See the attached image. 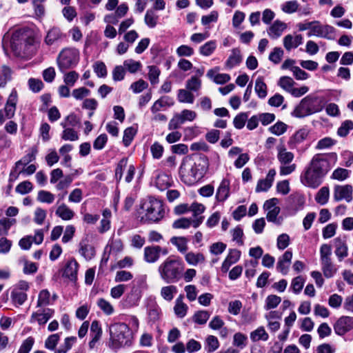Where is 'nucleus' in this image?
<instances>
[{"label": "nucleus", "mask_w": 353, "mask_h": 353, "mask_svg": "<svg viewBox=\"0 0 353 353\" xmlns=\"http://www.w3.org/2000/svg\"><path fill=\"white\" fill-rule=\"evenodd\" d=\"M209 165L208 159L205 155L197 157L191 165L190 172L194 180L200 179L208 170Z\"/></svg>", "instance_id": "nucleus-11"}, {"label": "nucleus", "mask_w": 353, "mask_h": 353, "mask_svg": "<svg viewBox=\"0 0 353 353\" xmlns=\"http://www.w3.org/2000/svg\"><path fill=\"white\" fill-rule=\"evenodd\" d=\"M292 259V252L287 250L281 256L277 262L276 269L282 274L286 275L288 273L289 268Z\"/></svg>", "instance_id": "nucleus-17"}, {"label": "nucleus", "mask_w": 353, "mask_h": 353, "mask_svg": "<svg viewBox=\"0 0 353 353\" xmlns=\"http://www.w3.org/2000/svg\"><path fill=\"white\" fill-rule=\"evenodd\" d=\"M248 114L245 112L238 114L233 120V124L236 129H241L244 127L248 120Z\"/></svg>", "instance_id": "nucleus-61"}, {"label": "nucleus", "mask_w": 353, "mask_h": 353, "mask_svg": "<svg viewBox=\"0 0 353 353\" xmlns=\"http://www.w3.org/2000/svg\"><path fill=\"white\" fill-rule=\"evenodd\" d=\"M102 335V330L100 323L97 321H92L90 327V336L92 337L89 342V347L93 349L96 343L99 341Z\"/></svg>", "instance_id": "nucleus-25"}, {"label": "nucleus", "mask_w": 353, "mask_h": 353, "mask_svg": "<svg viewBox=\"0 0 353 353\" xmlns=\"http://www.w3.org/2000/svg\"><path fill=\"white\" fill-rule=\"evenodd\" d=\"M170 177L164 173L159 174L155 179V185L161 191L168 189L171 185Z\"/></svg>", "instance_id": "nucleus-36"}, {"label": "nucleus", "mask_w": 353, "mask_h": 353, "mask_svg": "<svg viewBox=\"0 0 353 353\" xmlns=\"http://www.w3.org/2000/svg\"><path fill=\"white\" fill-rule=\"evenodd\" d=\"M230 181L223 179L216 193V199L219 202L225 201L230 196Z\"/></svg>", "instance_id": "nucleus-24"}, {"label": "nucleus", "mask_w": 353, "mask_h": 353, "mask_svg": "<svg viewBox=\"0 0 353 353\" xmlns=\"http://www.w3.org/2000/svg\"><path fill=\"white\" fill-rule=\"evenodd\" d=\"M37 152V148H32L26 155L15 163V170L19 169L20 167H26L28 163L34 161Z\"/></svg>", "instance_id": "nucleus-32"}, {"label": "nucleus", "mask_w": 353, "mask_h": 353, "mask_svg": "<svg viewBox=\"0 0 353 353\" xmlns=\"http://www.w3.org/2000/svg\"><path fill=\"white\" fill-rule=\"evenodd\" d=\"M148 314L150 321H158L161 315V308L154 300H150L148 304Z\"/></svg>", "instance_id": "nucleus-35"}, {"label": "nucleus", "mask_w": 353, "mask_h": 353, "mask_svg": "<svg viewBox=\"0 0 353 353\" xmlns=\"http://www.w3.org/2000/svg\"><path fill=\"white\" fill-rule=\"evenodd\" d=\"M37 200L41 203H52L54 200V196L48 191L40 190L38 192Z\"/></svg>", "instance_id": "nucleus-62"}, {"label": "nucleus", "mask_w": 353, "mask_h": 353, "mask_svg": "<svg viewBox=\"0 0 353 353\" xmlns=\"http://www.w3.org/2000/svg\"><path fill=\"white\" fill-rule=\"evenodd\" d=\"M269 338L268 334L266 332L263 327H259L250 334V339L253 341L262 340L264 341H268Z\"/></svg>", "instance_id": "nucleus-46"}, {"label": "nucleus", "mask_w": 353, "mask_h": 353, "mask_svg": "<svg viewBox=\"0 0 353 353\" xmlns=\"http://www.w3.org/2000/svg\"><path fill=\"white\" fill-rule=\"evenodd\" d=\"M110 347L112 349L129 347L132 345L134 334L129 326L124 323H115L110 326Z\"/></svg>", "instance_id": "nucleus-1"}, {"label": "nucleus", "mask_w": 353, "mask_h": 353, "mask_svg": "<svg viewBox=\"0 0 353 353\" xmlns=\"http://www.w3.org/2000/svg\"><path fill=\"white\" fill-rule=\"evenodd\" d=\"M303 43L301 34H287L283 38V46L286 50L290 51L292 48H296Z\"/></svg>", "instance_id": "nucleus-21"}, {"label": "nucleus", "mask_w": 353, "mask_h": 353, "mask_svg": "<svg viewBox=\"0 0 353 353\" xmlns=\"http://www.w3.org/2000/svg\"><path fill=\"white\" fill-rule=\"evenodd\" d=\"M177 293V288L175 285H170L161 288V296L166 301H171Z\"/></svg>", "instance_id": "nucleus-38"}, {"label": "nucleus", "mask_w": 353, "mask_h": 353, "mask_svg": "<svg viewBox=\"0 0 353 353\" xmlns=\"http://www.w3.org/2000/svg\"><path fill=\"white\" fill-rule=\"evenodd\" d=\"M185 87L190 91L196 92L201 87V81L198 77L193 76L186 81Z\"/></svg>", "instance_id": "nucleus-53"}, {"label": "nucleus", "mask_w": 353, "mask_h": 353, "mask_svg": "<svg viewBox=\"0 0 353 353\" xmlns=\"http://www.w3.org/2000/svg\"><path fill=\"white\" fill-rule=\"evenodd\" d=\"M255 92L257 96L261 99H264L268 94L267 85L263 81V78L259 77L255 81Z\"/></svg>", "instance_id": "nucleus-40"}, {"label": "nucleus", "mask_w": 353, "mask_h": 353, "mask_svg": "<svg viewBox=\"0 0 353 353\" xmlns=\"http://www.w3.org/2000/svg\"><path fill=\"white\" fill-rule=\"evenodd\" d=\"M79 61V51L74 48H63L57 58V65L61 72L74 68Z\"/></svg>", "instance_id": "nucleus-7"}, {"label": "nucleus", "mask_w": 353, "mask_h": 353, "mask_svg": "<svg viewBox=\"0 0 353 353\" xmlns=\"http://www.w3.org/2000/svg\"><path fill=\"white\" fill-rule=\"evenodd\" d=\"M332 248L328 244H323L320 248L321 270L326 278L332 277L336 272V268L332 262Z\"/></svg>", "instance_id": "nucleus-9"}, {"label": "nucleus", "mask_w": 353, "mask_h": 353, "mask_svg": "<svg viewBox=\"0 0 353 353\" xmlns=\"http://www.w3.org/2000/svg\"><path fill=\"white\" fill-rule=\"evenodd\" d=\"M281 301V299L280 296L274 294L269 295L267 296L265 299V304L264 308L266 310L274 309L278 306Z\"/></svg>", "instance_id": "nucleus-51"}, {"label": "nucleus", "mask_w": 353, "mask_h": 353, "mask_svg": "<svg viewBox=\"0 0 353 353\" xmlns=\"http://www.w3.org/2000/svg\"><path fill=\"white\" fill-rule=\"evenodd\" d=\"M79 74L75 71L67 72L63 76V81L65 85L72 87L79 79Z\"/></svg>", "instance_id": "nucleus-59"}, {"label": "nucleus", "mask_w": 353, "mask_h": 353, "mask_svg": "<svg viewBox=\"0 0 353 353\" xmlns=\"http://www.w3.org/2000/svg\"><path fill=\"white\" fill-rule=\"evenodd\" d=\"M185 259L186 262L193 266H196L199 263H203L205 261V258L202 253L189 252L185 254Z\"/></svg>", "instance_id": "nucleus-34"}, {"label": "nucleus", "mask_w": 353, "mask_h": 353, "mask_svg": "<svg viewBox=\"0 0 353 353\" xmlns=\"http://www.w3.org/2000/svg\"><path fill=\"white\" fill-rule=\"evenodd\" d=\"M183 266L181 260L169 256L158 268L161 278L167 283L176 282L181 277Z\"/></svg>", "instance_id": "nucleus-3"}, {"label": "nucleus", "mask_w": 353, "mask_h": 353, "mask_svg": "<svg viewBox=\"0 0 353 353\" xmlns=\"http://www.w3.org/2000/svg\"><path fill=\"white\" fill-rule=\"evenodd\" d=\"M50 292L47 290H41L38 296L37 307L46 306L50 304Z\"/></svg>", "instance_id": "nucleus-60"}, {"label": "nucleus", "mask_w": 353, "mask_h": 353, "mask_svg": "<svg viewBox=\"0 0 353 353\" xmlns=\"http://www.w3.org/2000/svg\"><path fill=\"white\" fill-rule=\"evenodd\" d=\"M173 99L168 96H163L157 100L151 107V111L156 114L164 107H170L174 105Z\"/></svg>", "instance_id": "nucleus-29"}, {"label": "nucleus", "mask_w": 353, "mask_h": 353, "mask_svg": "<svg viewBox=\"0 0 353 353\" xmlns=\"http://www.w3.org/2000/svg\"><path fill=\"white\" fill-rule=\"evenodd\" d=\"M330 196V190L327 186L322 187L317 192L315 200L321 204L325 205L327 203Z\"/></svg>", "instance_id": "nucleus-42"}, {"label": "nucleus", "mask_w": 353, "mask_h": 353, "mask_svg": "<svg viewBox=\"0 0 353 353\" xmlns=\"http://www.w3.org/2000/svg\"><path fill=\"white\" fill-rule=\"evenodd\" d=\"M65 35L62 33L58 28H52L50 29L45 38V43L48 46H51L57 42L62 41L65 39Z\"/></svg>", "instance_id": "nucleus-23"}, {"label": "nucleus", "mask_w": 353, "mask_h": 353, "mask_svg": "<svg viewBox=\"0 0 353 353\" xmlns=\"http://www.w3.org/2000/svg\"><path fill=\"white\" fill-rule=\"evenodd\" d=\"M323 178L322 176L314 172V170L308 166L305 172L301 176V181L307 187L316 188L321 185Z\"/></svg>", "instance_id": "nucleus-13"}, {"label": "nucleus", "mask_w": 353, "mask_h": 353, "mask_svg": "<svg viewBox=\"0 0 353 353\" xmlns=\"http://www.w3.org/2000/svg\"><path fill=\"white\" fill-rule=\"evenodd\" d=\"M27 294L26 292L19 290H13L11 293V299L14 304L21 305L27 300Z\"/></svg>", "instance_id": "nucleus-48"}, {"label": "nucleus", "mask_w": 353, "mask_h": 353, "mask_svg": "<svg viewBox=\"0 0 353 353\" xmlns=\"http://www.w3.org/2000/svg\"><path fill=\"white\" fill-rule=\"evenodd\" d=\"M353 328V317L341 316L334 325V332L339 336H343Z\"/></svg>", "instance_id": "nucleus-15"}, {"label": "nucleus", "mask_w": 353, "mask_h": 353, "mask_svg": "<svg viewBox=\"0 0 353 353\" xmlns=\"http://www.w3.org/2000/svg\"><path fill=\"white\" fill-rule=\"evenodd\" d=\"M148 79L152 85H155L159 83V77L160 75V70L155 65L148 66Z\"/></svg>", "instance_id": "nucleus-54"}, {"label": "nucleus", "mask_w": 353, "mask_h": 353, "mask_svg": "<svg viewBox=\"0 0 353 353\" xmlns=\"http://www.w3.org/2000/svg\"><path fill=\"white\" fill-rule=\"evenodd\" d=\"M352 192L353 188L350 185H336L334 188V199L336 201L345 200L349 203L352 200Z\"/></svg>", "instance_id": "nucleus-14"}, {"label": "nucleus", "mask_w": 353, "mask_h": 353, "mask_svg": "<svg viewBox=\"0 0 353 353\" xmlns=\"http://www.w3.org/2000/svg\"><path fill=\"white\" fill-rule=\"evenodd\" d=\"M159 17L153 10H148L144 17L145 23L150 28H154L158 22Z\"/></svg>", "instance_id": "nucleus-44"}, {"label": "nucleus", "mask_w": 353, "mask_h": 353, "mask_svg": "<svg viewBox=\"0 0 353 353\" xmlns=\"http://www.w3.org/2000/svg\"><path fill=\"white\" fill-rule=\"evenodd\" d=\"M188 310V305L183 302V296L179 295L175 300L174 306L175 315L179 318H183L186 315Z\"/></svg>", "instance_id": "nucleus-31"}, {"label": "nucleus", "mask_w": 353, "mask_h": 353, "mask_svg": "<svg viewBox=\"0 0 353 353\" xmlns=\"http://www.w3.org/2000/svg\"><path fill=\"white\" fill-rule=\"evenodd\" d=\"M337 228V224L336 223H332L327 225L325 228H323L322 234L323 237L324 239H330L334 236L336 234V230Z\"/></svg>", "instance_id": "nucleus-64"}, {"label": "nucleus", "mask_w": 353, "mask_h": 353, "mask_svg": "<svg viewBox=\"0 0 353 353\" xmlns=\"http://www.w3.org/2000/svg\"><path fill=\"white\" fill-rule=\"evenodd\" d=\"M79 264L74 259H70L64 268L63 276L68 278L70 281H74L77 278Z\"/></svg>", "instance_id": "nucleus-20"}, {"label": "nucleus", "mask_w": 353, "mask_h": 353, "mask_svg": "<svg viewBox=\"0 0 353 353\" xmlns=\"http://www.w3.org/2000/svg\"><path fill=\"white\" fill-rule=\"evenodd\" d=\"M277 159L281 164L279 174L281 176L292 173L296 168L295 163H291L294 158L292 152L287 150L284 145L277 146Z\"/></svg>", "instance_id": "nucleus-8"}, {"label": "nucleus", "mask_w": 353, "mask_h": 353, "mask_svg": "<svg viewBox=\"0 0 353 353\" xmlns=\"http://www.w3.org/2000/svg\"><path fill=\"white\" fill-rule=\"evenodd\" d=\"M64 130L62 132L61 138L65 141H74L79 139L77 132L71 128H63Z\"/></svg>", "instance_id": "nucleus-57"}, {"label": "nucleus", "mask_w": 353, "mask_h": 353, "mask_svg": "<svg viewBox=\"0 0 353 353\" xmlns=\"http://www.w3.org/2000/svg\"><path fill=\"white\" fill-rule=\"evenodd\" d=\"M34 343V339L32 336L28 337L21 345L17 353H29Z\"/></svg>", "instance_id": "nucleus-63"}, {"label": "nucleus", "mask_w": 353, "mask_h": 353, "mask_svg": "<svg viewBox=\"0 0 353 353\" xmlns=\"http://www.w3.org/2000/svg\"><path fill=\"white\" fill-rule=\"evenodd\" d=\"M287 26L285 23L276 20L274 23L268 28V34L272 39L279 38L286 29Z\"/></svg>", "instance_id": "nucleus-28"}, {"label": "nucleus", "mask_w": 353, "mask_h": 353, "mask_svg": "<svg viewBox=\"0 0 353 353\" xmlns=\"http://www.w3.org/2000/svg\"><path fill=\"white\" fill-rule=\"evenodd\" d=\"M12 79V70L6 66L3 65L0 72V88H4L7 83Z\"/></svg>", "instance_id": "nucleus-43"}, {"label": "nucleus", "mask_w": 353, "mask_h": 353, "mask_svg": "<svg viewBox=\"0 0 353 353\" xmlns=\"http://www.w3.org/2000/svg\"><path fill=\"white\" fill-rule=\"evenodd\" d=\"M205 343V350L208 352H213L219 347V342L218 339L212 335L208 336L207 337Z\"/></svg>", "instance_id": "nucleus-52"}, {"label": "nucleus", "mask_w": 353, "mask_h": 353, "mask_svg": "<svg viewBox=\"0 0 353 353\" xmlns=\"http://www.w3.org/2000/svg\"><path fill=\"white\" fill-rule=\"evenodd\" d=\"M34 38L32 36H26L15 34L11 41V47L14 54L18 57H28L32 55L34 51Z\"/></svg>", "instance_id": "nucleus-6"}, {"label": "nucleus", "mask_w": 353, "mask_h": 353, "mask_svg": "<svg viewBox=\"0 0 353 353\" xmlns=\"http://www.w3.org/2000/svg\"><path fill=\"white\" fill-rule=\"evenodd\" d=\"M123 66L130 73H135L141 69L142 65L139 61H137L133 59H127L124 61Z\"/></svg>", "instance_id": "nucleus-55"}, {"label": "nucleus", "mask_w": 353, "mask_h": 353, "mask_svg": "<svg viewBox=\"0 0 353 353\" xmlns=\"http://www.w3.org/2000/svg\"><path fill=\"white\" fill-rule=\"evenodd\" d=\"M315 24L312 27V32H308L307 36H316L325 38L329 40L334 39V28L329 25H321L317 21H314Z\"/></svg>", "instance_id": "nucleus-12"}, {"label": "nucleus", "mask_w": 353, "mask_h": 353, "mask_svg": "<svg viewBox=\"0 0 353 353\" xmlns=\"http://www.w3.org/2000/svg\"><path fill=\"white\" fill-rule=\"evenodd\" d=\"M32 189V183L29 181H24L17 185L15 191L20 194H26L30 192Z\"/></svg>", "instance_id": "nucleus-56"}, {"label": "nucleus", "mask_w": 353, "mask_h": 353, "mask_svg": "<svg viewBox=\"0 0 353 353\" xmlns=\"http://www.w3.org/2000/svg\"><path fill=\"white\" fill-rule=\"evenodd\" d=\"M216 48V43L215 41H210L199 48V52L205 57L211 55Z\"/></svg>", "instance_id": "nucleus-45"}, {"label": "nucleus", "mask_w": 353, "mask_h": 353, "mask_svg": "<svg viewBox=\"0 0 353 353\" xmlns=\"http://www.w3.org/2000/svg\"><path fill=\"white\" fill-rule=\"evenodd\" d=\"M54 313V310L50 308L39 310L32 314L30 322L34 323L37 321L39 325H43L52 317Z\"/></svg>", "instance_id": "nucleus-16"}, {"label": "nucleus", "mask_w": 353, "mask_h": 353, "mask_svg": "<svg viewBox=\"0 0 353 353\" xmlns=\"http://www.w3.org/2000/svg\"><path fill=\"white\" fill-rule=\"evenodd\" d=\"M141 208L145 212L142 220L150 222H157L163 219L165 211L161 201L150 196L141 204Z\"/></svg>", "instance_id": "nucleus-4"}, {"label": "nucleus", "mask_w": 353, "mask_h": 353, "mask_svg": "<svg viewBox=\"0 0 353 353\" xmlns=\"http://www.w3.org/2000/svg\"><path fill=\"white\" fill-rule=\"evenodd\" d=\"M337 161L336 153L316 154L312 159L309 166L314 172L324 177Z\"/></svg>", "instance_id": "nucleus-5"}, {"label": "nucleus", "mask_w": 353, "mask_h": 353, "mask_svg": "<svg viewBox=\"0 0 353 353\" xmlns=\"http://www.w3.org/2000/svg\"><path fill=\"white\" fill-rule=\"evenodd\" d=\"M335 254L339 261H342L348 254L347 245L345 240L340 237L334 239Z\"/></svg>", "instance_id": "nucleus-27"}, {"label": "nucleus", "mask_w": 353, "mask_h": 353, "mask_svg": "<svg viewBox=\"0 0 353 353\" xmlns=\"http://www.w3.org/2000/svg\"><path fill=\"white\" fill-rule=\"evenodd\" d=\"M55 213L64 221L71 220L74 215V212L64 203L57 208Z\"/></svg>", "instance_id": "nucleus-37"}, {"label": "nucleus", "mask_w": 353, "mask_h": 353, "mask_svg": "<svg viewBox=\"0 0 353 353\" xmlns=\"http://www.w3.org/2000/svg\"><path fill=\"white\" fill-rule=\"evenodd\" d=\"M210 313L206 310L196 312L192 316L193 321L199 325L205 324L210 318Z\"/></svg>", "instance_id": "nucleus-49"}, {"label": "nucleus", "mask_w": 353, "mask_h": 353, "mask_svg": "<svg viewBox=\"0 0 353 353\" xmlns=\"http://www.w3.org/2000/svg\"><path fill=\"white\" fill-rule=\"evenodd\" d=\"M161 247L159 245L148 246L144 248V259L152 263L156 262L160 257Z\"/></svg>", "instance_id": "nucleus-22"}, {"label": "nucleus", "mask_w": 353, "mask_h": 353, "mask_svg": "<svg viewBox=\"0 0 353 353\" xmlns=\"http://www.w3.org/2000/svg\"><path fill=\"white\" fill-rule=\"evenodd\" d=\"M177 99L180 103H193L194 96L191 91L186 89H180L178 91Z\"/></svg>", "instance_id": "nucleus-41"}, {"label": "nucleus", "mask_w": 353, "mask_h": 353, "mask_svg": "<svg viewBox=\"0 0 353 353\" xmlns=\"http://www.w3.org/2000/svg\"><path fill=\"white\" fill-rule=\"evenodd\" d=\"M350 171L345 168H338L332 174V179L338 181H344L349 177Z\"/></svg>", "instance_id": "nucleus-58"}, {"label": "nucleus", "mask_w": 353, "mask_h": 353, "mask_svg": "<svg viewBox=\"0 0 353 353\" xmlns=\"http://www.w3.org/2000/svg\"><path fill=\"white\" fill-rule=\"evenodd\" d=\"M14 219L3 218L0 219V236H6L11 226L15 224Z\"/></svg>", "instance_id": "nucleus-47"}, {"label": "nucleus", "mask_w": 353, "mask_h": 353, "mask_svg": "<svg viewBox=\"0 0 353 353\" xmlns=\"http://www.w3.org/2000/svg\"><path fill=\"white\" fill-rule=\"evenodd\" d=\"M197 117L195 111L184 109L180 113H177L170 119L168 123L170 130L178 129L186 121H193Z\"/></svg>", "instance_id": "nucleus-10"}, {"label": "nucleus", "mask_w": 353, "mask_h": 353, "mask_svg": "<svg viewBox=\"0 0 353 353\" xmlns=\"http://www.w3.org/2000/svg\"><path fill=\"white\" fill-rule=\"evenodd\" d=\"M324 108V99L310 94L301 99L292 114L297 118H303L321 112Z\"/></svg>", "instance_id": "nucleus-2"}, {"label": "nucleus", "mask_w": 353, "mask_h": 353, "mask_svg": "<svg viewBox=\"0 0 353 353\" xmlns=\"http://www.w3.org/2000/svg\"><path fill=\"white\" fill-rule=\"evenodd\" d=\"M170 242L181 253H185L188 250V240L185 236H173L170 239Z\"/></svg>", "instance_id": "nucleus-39"}, {"label": "nucleus", "mask_w": 353, "mask_h": 353, "mask_svg": "<svg viewBox=\"0 0 353 353\" xmlns=\"http://www.w3.org/2000/svg\"><path fill=\"white\" fill-rule=\"evenodd\" d=\"M276 175V170L274 169H270L264 179H261L258 181L256 192H266L268 191L272 185V183Z\"/></svg>", "instance_id": "nucleus-19"}, {"label": "nucleus", "mask_w": 353, "mask_h": 353, "mask_svg": "<svg viewBox=\"0 0 353 353\" xmlns=\"http://www.w3.org/2000/svg\"><path fill=\"white\" fill-rule=\"evenodd\" d=\"M218 69H212L208 71L207 76L212 79L216 84H224L230 80V77L228 74L216 73Z\"/></svg>", "instance_id": "nucleus-33"}, {"label": "nucleus", "mask_w": 353, "mask_h": 353, "mask_svg": "<svg viewBox=\"0 0 353 353\" xmlns=\"http://www.w3.org/2000/svg\"><path fill=\"white\" fill-rule=\"evenodd\" d=\"M294 83L295 82L293 79L287 76L281 77L278 81V85L289 93H290V90H292Z\"/></svg>", "instance_id": "nucleus-50"}, {"label": "nucleus", "mask_w": 353, "mask_h": 353, "mask_svg": "<svg viewBox=\"0 0 353 353\" xmlns=\"http://www.w3.org/2000/svg\"><path fill=\"white\" fill-rule=\"evenodd\" d=\"M241 52L239 48H233L231 54L225 63V67L227 69H232L239 65L242 61Z\"/></svg>", "instance_id": "nucleus-26"}, {"label": "nucleus", "mask_w": 353, "mask_h": 353, "mask_svg": "<svg viewBox=\"0 0 353 353\" xmlns=\"http://www.w3.org/2000/svg\"><path fill=\"white\" fill-rule=\"evenodd\" d=\"M147 288L145 276H140L132 282V292L134 293L138 299L141 296V291Z\"/></svg>", "instance_id": "nucleus-30"}, {"label": "nucleus", "mask_w": 353, "mask_h": 353, "mask_svg": "<svg viewBox=\"0 0 353 353\" xmlns=\"http://www.w3.org/2000/svg\"><path fill=\"white\" fill-rule=\"evenodd\" d=\"M241 257V252L236 249H230L226 258L223 261L221 265V271L224 273L227 272L230 266L236 263Z\"/></svg>", "instance_id": "nucleus-18"}]
</instances>
